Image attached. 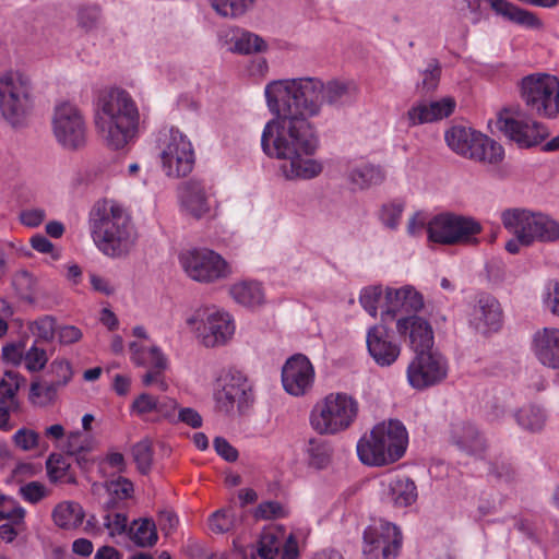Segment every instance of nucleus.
Instances as JSON below:
<instances>
[{"mask_svg":"<svg viewBox=\"0 0 559 559\" xmlns=\"http://www.w3.org/2000/svg\"><path fill=\"white\" fill-rule=\"evenodd\" d=\"M314 368L309 358L302 354L293 355L282 368L284 390L293 396H304L313 386Z\"/></svg>","mask_w":559,"mask_h":559,"instance_id":"a211bd4d","label":"nucleus"},{"mask_svg":"<svg viewBox=\"0 0 559 559\" xmlns=\"http://www.w3.org/2000/svg\"><path fill=\"white\" fill-rule=\"evenodd\" d=\"M17 383L14 385L5 379L0 380V430L10 431L14 428L11 420V414L19 411V401L16 400Z\"/></svg>","mask_w":559,"mask_h":559,"instance_id":"f704fd0d","label":"nucleus"},{"mask_svg":"<svg viewBox=\"0 0 559 559\" xmlns=\"http://www.w3.org/2000/svg\"><path fill=\"white\" fill-rule=\"evenodd\" d=\"M557 86V78L546 73L531 74L521 81V97L533 111L543 116V106Z\"/></svg>","mask_w":559,"mask_h":559,"instance_id":"5701e85b","label":"nucleus"},{"mask_svg":"<svg viewBox=\"0 0 559 559\" xmlns=\"http://www.w3.org/2000/svg\"><path fill=\"white\" fill-rule=\"evenodd\" d=\"M285 511L280 502L266 501L258 506L254 516L258 519L271 520L284 516Z\"/></svg>","mask_w":559,"mask_h":559,"instance_id":"0e129e2a","label":"nucleus"},{"mask_svg":"<svg viewBox=\"0 0 559 559\" xmlns=\"http://www.w3.org/2000/svg\"><path fill=\"white\" fill-rule=\"evenodd\" d=\"M130 538L139 547H152L158 535L155 522L151 519L134 520L130 526Z\"/></svg>","mask_w":559,"mask_h":559,"instance_id":"ea45409f","label":"nucleus"},{"mask_svg":"<svg viewBox=\"0 0 559 559\" xmlns=\"http://www.w3.org/2000/svg\"><path fill=\"white\" fill-rule=\"evenodd\" d=\"M384 289L381 285L364 287L359 294V304L372 318L378 316L384 300Z\"/></svg>","mask_w":559,"mask_h":559,"instance_id":"c03bdc74","label":"nucleus"},{"mask_svg":"<svg viewBox=\"0 0 559 559\" xmlns=\"http://www.w3.org/2000/svg\"><path fill=\"white\" fill-rule=\"evenodd\" d=\"M242 521V515L233 508L215 511L209 519V526L216 534L228 533L237 528Z\"/></svg>","mask_w":559,"mask_h":559,"instance_id":"79ce46f5","label":"nucleus"},{"mask_svg":"<svg viewBox=\"0 0 559 559\" xmlns=\"http://www.w3.org/2000/svg\"><path fill=\"white\" fill-rule=\"evenodd\" d=\"M132 454L138 465V468L142 473H147L151 468L153 460V451L150 440H141L136 444H134L132 449Z\"/></svg>","mask_w":559,"mask_h":559,"instance_id":"4d7b16f0","label":"nucleus"},{"mask_svg":"<svg viewBox=\"0 0 559 559\" xmlns=\"http://www.w3.org/2000/svg\"><path fill=\"white\" fill-rule=\"evenodd\" d=\"M13 443L22 451H32L40 448L39 435L28 428L19 429L12 437Z\"/></svg>","mask_w":559,"mask_h":559,"instance_id":"13d9d810","label":"nucleus"},{"mask_svg":"<svg viewBox=\"0 0 559 559\" xmlns=\"http://www.w3.org/2000/svg\"><path fill=\"white\" fill-rule=\"evenodd\" d=\"M306 452L309 464L316 468H323L330 462L331 449L329 444L321 440L311 439L308 442Z\"/></svg>","mask_w":559,"mask_h":559,"instance_id":"8fccbe9b","label":"nucleus"},{"mask_svg":"<svg viewBox=\"0 0 559 559\" xmlns=\"http://www.w3.org/2000/svg\"><path fill=\"white\" fill-rule=\"evenodd\" d=\"M423 308L424 297L414 286L385 287L384 300L381 305V320L390 321L403 313L416 314Z\"/></svg>","mask_w":559,"mask_h":559,"instance_id":"f3484780","label":"nucleus"},{"mask_svg":"<svg viewBox=\"0 0 559 559\" xmlns=\"http://www.w3.org/2000/svg\"><path fill=\"white\" fill-rule=\"evenodd\" d=\"M179 263L189 278L202 284L226 281L234 274L233 265L207 248H193L179 254Z\"/></svg>","mask_w":559,"mask_h":559,"instance_id":"9d476101","label":"nucleus"},{"mask_svg":"<svg viewBox=\"0 0 559 559\" xmlns=\"http://www.w3.org/2000/svg\"><path fill=\"white\" fill-rule=\"evenodd\" d=\"M51 126L56 141L63 148L73 151L85 145L86 121L75 104L62 102L56 105Z\"/></svg>","mask_w":559,"mask_h":559,"instance_id":"ddd939ff","label":"nucleus"},{"mask_svg":"<svg viewBox=\"0 0 559 559\" xmlns=\"http://www.w3.org/2000/svg\"><path fill=\"white\" fill-rule=\"evenodd\" d=\"M347 178L354 188L364 190L380 185L384 180V173L379 166L359 163L349 167Z\"/></svg>","mask_w":559,"mask_h":559,"instance_id":"c9c22d12","label":"nucleus"},{"mask_svg":"<svg viewBox=\"0 0 559 559\" xmlns=\"http://www.w3.org/2000/svg\"><path fill=\"white\" fill-rule=\"evenodd\" d=\"M32 108L29 81L20 73L0 76V110L13 127L21 126Z\"/></svg>","mask_w":559,"mask_h":559,"instance_id":"9b49d317","label":"nucleus"},{"mask_svg":"<svg viewBox=\"0 0 559 559\" xmlns=\"http://www.w3.org/2000/svg\"><path fill=\"white\" fill-rule=\"evenodd\" d=\"M214 393L216 409L227 416L245 415L253 406L252 385L240 371H228Z\"/></svg>","mask_w":559,"mask_h":559,"instance_id":"f8f14e48","label":"nucleus"},{"mask_svg":"<svg viewBox=\"0 0 559 559\" xmlns=\"http://www.w3.org/2000/svg\"><path fill=\"white\" fill-rule=\"evenodd\" d=\"M480 0H455L454 10L456 13L468 19L472 24H477L480 20Z\"/></svg>","mask_w":559,"mask_h":559,"instance_id":"bf43d9fd","label":"nucleus"},{"mask_svg":"<svg viewBox=\"0 0 559 559\" xmlns=\"http://www.w3.org/2000/svg\"><path fill=\"white\" fill-rule=\"evenodd\" d=\"M59 388L51 382H32L29 388V401L37 406H46L52 403L58 395Z\"/></svg>","mask_w":559,"mask_h":559,"instance_id":"a18cd8bd","label":"nucleus"},{"mask_svg":"<svg viewBox=\"0 0 559 559\" xmlns=\"http://www.w3.org/2000/svg\"><path fill=\"white\" fill-rule=\"evenodd\" d=\"M408 433L395 419L376 425L357 443L359 460L369 466H383L399 461L406 452Z\"/></svg>","mask_w":559,"mask_h":559,"instance_id":"20e7f679","label":"nucleus"},{"mask_svg":"<svg viewBox=\"0 0 559 559\" xmlns=\"http://www.w3.org/2000/svg\"><path fill=\"white\" fill-rule=\"evenodd\" d=\"M359 412L358 401L344 392L330 393L317 402L310 414V425L320 435L334 436L347 430Z\"/></svg>","mask_w":559,"mask_h":559,"instance_id":"39448f33","label":"nucleus"},{"mask_svg":"<svg viewBox=\"0 0 559 559\" xmlns=\"http://www.w3.org/2000/svg\"><path fill=\"white\" fill-rule=\"evenodd\" d=\"M455 107L456 102L450 96L429 104L418 103L408 109L406 119L409 127L430 123L449 117L454 111Z\"/></svg>","mask_w":559,"mask_h":559,"instance_id":"a878e982","label":"nucleus"},{"mask_svg":"<svg viewBox=\"0 0 559 559\" xmlns=\"http://www.w3.org/2000/svg\"><path fill=\"white\" fill-rule=\"evenodd\" d=\"M366 345L379 367L392 366L402 350L400 342L384 324H374L367 330Z\"/></svg>","mask_w":559,"mask_h":559,"instance_id":"6ab92c4d","label":"nucleus"},{"mask_svg":"<svg viewBox=\"0 0 559 559\" xmlns=\"http://www.w3.org/2000/svg\"><path fill=\"white\" fill-rule=\"evenodd\" d=\"M449 372L447 358L438 352L416 354L406 368L411 388L424 391L442 383Z\"/></svg>","mask_w":559,"mask_h":559,"instance_id":"2eb2a0df","label":"nucleus"},{"mask_svg":"<svg viewBox=\"0 0 559 559\" xmlns=\"http://www.w3.org/2000/svg\"><path fill=\"white\" fill-rule=\"evenodd\" d=\"M503 227L518 228L521 239L533 246L536 242L548 243L559 239V223L540 212L526 209H507L500 215Z\"/></svg>","mask_w":559,"mask_h":559,"instance_id":"1a4fd4ad","label":"nucleus"},{"mask_svg":"<svg viewBox=\"0 0 559 559\" xmlns=\"http://www.w3.org/2000/svg\"><path fill=\"white\" fill-rule=\"evenodd\" d=\"M24 516V508L15 503L14 500L7 497L0 508V520L5 519L10 522H13L15 525H23Z\"/></svg>","mask_w":559,"mask_h":559,"instance_id":"680f3d73","label":"nucleus"},{"mask_svg":"<svg viewBox=\"0 0 559 559\" xmlns=\"http://www.w3.org/2000/svg\"><path fill=\"white\" fill-rule=\"evenodd\" d=\"M473 135L474 129L463 126H454L445 132L444 139L448 146L453 152L467 157V155H473L471 146L467 145V142L473 140Z\"/></svg>","mask_w":559,"mask_h":559,"instance_id":"a19ab883","label":"nucleus"},{"mask_svg":"<svg viewBox=\"0 0 559 559\" xmlns=\"http://www.w3.org/2000/svg\"><path fill=\"white\" fill-rule=\"evenodd\" d=\"M404 205L401 202L393 201L382 205L379 217L381 223L390 229H396L400 225Z\"/></svg>","mask_w":559,"mask_h":559,"instance_id":"6e6d98bb","label":"nucleus"},{"mask_svg":"<svg viewBox=\"0 0 559 559\" xmlns=\"http://www.w3.org/2000/svg\"><path fill=\"white\" fill-rule=\"evenodd\" d=\"M84 518L85 512L83 508L74 501H62L52 511L53 523L63 530L79 527L83 523Z\"/></svg>","mask_w":559,"mask_h":559,"instance_id":"e433bc0d","label":"nucleus"},{"mask_svg":"<svg viewBox=\"0 0 559 559\" xmlns=\"http://www.w3.org/2000/svg\"><path fill=\"white\" fill-rule=\"evenodd\" d=\"M13 286L21 299L33 304L40 295L37 280L27 271H20L13 277Z\"/></svg>","mask_w":559,"mask_h":559,"instance_id":"37998d69","label":"nucleus"},{"mask_svg":"<svg viewBox=\"0 0 559 559\" xmlns=\"http://www.w3.org/2000/svg\"><path fill=\"white\" fill-rule=\"evenodd\" d=\"M396 332L408 335L409 347L415 354L433 352V331L430 323L417 314L402 316L396 320Z\"/></svg>","mask_w":559,"mask_h":559,"instance_id":"4be33fe9","label":"nucleus"},{"mask_svg":"<svg viewBox=\"0 0 559 559\" xmlns=\"http://www.w3.org/2000/svg\"><path fill=\"white\" fill-rule=\"evenodd\" d=\"M104 490L108 495V499L104 502L105 509H116L118 500H124L131 497L133 492V484L123 477L110 480L106 485H94V491Z\"/></svg>","mask_w":559,"mask_h":559,"instance_id":"58836bf2","label":"nucleus"},{"mask_svg":"<svg viewBox=\"0 0 559 559\" xmlns=\"http://www.w3.org/2000/svg\"><path fill=\"white\" fill-rule=\"evenodd\" d=\"M451 439L459 449L468 454H479L485 449V440L481 433L471 423L453 425Z\"/></svg>","mask_w":559,"mask_h":559,"instance_id":"7c9ffc66","label":"nucleus"},{"mask_svg":"<svg viewBox=\"0 0 559 559\" xmlns=\"http://www.w3.org/2000/svg\"><path fill=\"white\" fill-rule=\"evenodd\" d=\"M176 407L177 403L174 400L165 399L159 401L148 393H142L133 401L131 411L141 416L155 412L173 420Z\"/></svg>","mask_w":559,"mask_h":559,"instance_id":"72a5a7b5","label":"nucleus"},{"mask_svg":"<svg viewBox=\"0 0 559 559\" xmlns=\"http://www.w3.org/2000/svg\"><path fill=\"white\" fill-rule=\"evenodd\" d=\"M481 230L480 223L474 217L445 212L429 219L428 240L447 246L474 245Z\"/></svg>","mask_w":559,"mask_h":559,"instance_id":"6e6552de","label":"nucleus"},{"mask_svg":"<svg viewBox=\"0 0 559 559\" xmlns=\"http://www.w3.org/2000/svg\"><path fill=\"white\" fill-rule=\"evenodd\" d=\"M140 118L138 104L128 91L110 87L98 94L94 105V126L107 148L121 151L134 142Z\"/></svg>","mask_w":559,"mask_h":559,"instance_id":"f03ea898","label":"nucleus"},{"mask_svg":"<svg viewBox=\"0 0 559 559\" xmlns=\"http://www.w3.org/2000/svg\"><path fill=\"white\" fill-rule=\"evenodd\" d=\"M532 350L543 366L559 370V328H543L536 331Z\"/></svg>","mask_w":559,"mask_h":559,"instance_id":"bb28decb","label":"nucleus"},{"mask_svg":"<svg viewBox=\"0 0 559 559\" xmlns=\"http://www.w3.org/2000/svg\"><path fill=\"white\" fill-rule=\"evenodd\" d=\"M381 499L396 508H405L417 499V488L413 480L401 475H386L381 481Z\"/></svg>","mask_w":559,"mask_h":559,"instance_id":"b1692460","label":"nucleus"},{"mask_svg":"<svg viewBox=\"0 0 559 559\" xmlns=\"http://www.w3.org/2000/svg\"><path fill=\"white\" fill-rule=\"evenodd\" d=\"M285 543V531L272 526L263 531L258 542L257 552L261 559H275Z\"/></svg>","mask_w":559,"mask_h":559,"instance_id":"4c0bfd02","label":"nucleus"},{"mask_svg":"<svg viewBox=\"0 0 559 559\" xmlns=\"http://www.w3.org/2000/svg\"><path fill=\"white\" fill-rule=\"evenodd\" d=\"M198 341L206 348L227 344L234 336L236 324L233 316L216 307L200 308L187 319Z\"/></svg>","mask_w":559,"mask_h":559,"instance_id":"0eeeda50","label":"nucleus"},{"mask_svg":"<svg viewBox=\"0 0 559 559\" xmlns=\"http://www.w3.org/2000/svg\"><path fill=\"white\" fill-rule=\"evenodd\" d=\"M219 40L227 50L238 55L263 53L269 45L260 35L240 27H230L219 33Z\"/></svg>","mask_w":559,"mask_h":559,"instance_id":"393cba45","label":"nucleus"},{"mask_svg":"<svg viewBox=\"0 0 559 559\" xmlns=\"http://www.w3.org/2000/svg\"><path fill=\"white\" fill-rule=\"evenodd\" d=\"M440 75L441 68L438 60H429L425 70L420 72V81L417 82L416 88L425 94L435 91L439 85Z\"/></svg>","mask_w":559,"mask_h":559,"instance_id":"09e8293b","label":"nucleus"},{"mask_svg":"<svg viewBox=\"0 0 559 559\" xmlns=\"http://www.w3.org/2000/svg\"><path fill=\"white\" fill-rule=\"evenodd\" d=\"M513 417L518 426L526 432L539 433L548 421V412L538 404H526L516 409Z\"/></svg>","mask_w":559,"mask_h":559,"instance_id":"2f4dec72","label":"nucleus"},{"mask_svg":"<svg viewBox=\"0 0 559 559\" xmlns=\"http://www.w3.org/2000/svg\"><path fill=\"white\" fill-rule=\"evenodd\" d=\"M100 17V9L97 5H88L80 9L78 13L79 24L85 29L94 28Z\"/></svg>","mask_w":559,"mask_h":559,"instance_id":"69168bd1","label":"nucleus"},{"mask_svg":"<svg viewBox=\"0 0 559 559\" xmlns=\"http://www.w3.org/2000/svg\"><path fill=\"white\" fill-rule=\"evenodd\" d=\"M47 474L51 481H68L70 463L60 454H51L47 462Z\"/></svg>","mask_w":559,"mask_h":559,"instance_id":"603ef678","label":"nucleus"},{"mask_svg":"<svg viewBox=\"0 0 559 559\" xmlns=\"http://www.w3.org/2000/svg\"><path fill=\"white\" fill-rule=\"evenodd\" d=\"M158 156L163 173L169 178L188 176L195 163L192 142L177 127H165L159 131Z\"/></svg>","mask_w":559,"mask_h":559,"instance_id":"423d86ee","label":"nucleus"},{"mask_svg":"<svg viewBox=\"0 0 559 559\" xmlns=\"http://www.w3.org/2000/svg\"><path fill=\"white\" fill-rule=\"evenodd\" d=\"M48 362V354L44 348L38 347L37 343L24 352L23 364L25 368L31 372H38L43 370Z\"/></svg>","mask_w":559,"mask_h":559,"instance_id":"5fc2aeb1","label":"nucleus"},{"mask_svg":"<svg viewBox=\"0 0 559 559\" xmlns=\"http://www.w3.org/2000/svg\"><path fill=\"white\" fill-rule=\"evenodd\" d=\"M467 321L481 334L499 331L502 325V310L499 301L487 294L478 295L468 309Z\"/></svg>","mask_w":559,"mask_h":559,"instance_id":"aec40b11","label":"nucleus"},{"mask_svg":"<svg viewBox=\"0 0 559 559\" xmlns=\"http://www.w3.org/2000/svg\"><path fill=\"white\" fill-rule=\"evenodd\" d=\"M131 360L142 367L167 369L168 358L156 345L132 342L129 345Z\"/></svg>","mask_w":559,"mask_h":559,"instance_id":"473e14b6","label":"nucleus"},{"mask_svg":"<svg viewBox=\"0 0 559 559\" xmlns=\"http://www.w3.org/2000/svg\"><path fill=\"white\" fill-rule=\"evenodd\" d=\"M180 206L185 214L197 219L213 216L215 210V200L211 189L198 180L186 182L180 191Z\"/></svg>","mask_w":559,"mask_h":559,"instance_id":"412c9836","label":"nucleus"},{"mask_svg":"<svg viewBox=\"0 0 559 559\" xmlns=\"http://www.w3.org/2000/svg\"><path fill=\"white\" fill-rule=\"evenodd\" d=\"M212 8L224 17H239L252 7L253 0H210Z\"/></svg>","mask_w":559,"mask_h":559,"instance_id":"de8ad7c7","label":"nucleus"},{"mask_svg":"<svg viewBox=\"0 0 559 559\" xmlns=\"http://www.w3.org/2000/svg\"><path fill=\"white\" fill-rule=\"evenodd\" d=\"M228 294L237 305L248 309H255L265 302L263 284L255 280L246 278L233 283Z\"/></svg>","mask_w":559,"mask_h":559,"instance_id":"c85d7f7f","label":"nucleus"},{"mask_svg":"<svg viewBox=\"0 0 559 559\" xmlns=\"http://www.w3.org/2000/svg\"><path fill=\"white\" fill-rule=\"evenodd\" d=\"M471 146L473 155H467V158L484 162L488 164H498L504 157V150L501 144L474 130L473 140L467 142Z\"/></svg>","mask_w":559,"mask_h":559,"instance_id":"c756f323","label":"nucleus"},{"mask_svg":"<svg viewBox=\"0 0 559 559\" xmlns=\"http://www.w3.org/2000/svg\"><path fill=\"white\" fill-rule=\"evenodd\" d=\"M498 129L520 147H531L543 142L548 129L532 117L512 110H503L497 120Z\"/></svg>","mask_w":559,"mask_h":559,"instance_id":"dca6fc26","label":"nucleus"},{"mask_svg":"<svg viewBox=\"0 0 559 559\" xmlns=\"http://www.w3.org/2000/svg\"><path fill=\"white\" fill-rule=\"evenodd\" d=\"M543 117L550 119L559 117V79H557V86L547 97L546 106H543Z\"/></svg>","mask_w":559,"mask_h":559,"instance_id":"774afa93","label":"nucleus"},{"mask_svg":"<svg viewBox=\"0 0 559 559\" xmlns=\"http://www.w3.org/2000/svg\"><path fill=\"white\" fill-rule=\"evenodd\" d=\"M401 530L393 523L377 520L369 524L362 534L365 559H395L402 548Z\"/></svg>","mask_w":559,"mask_h":559,"instance_id":"4468645a","label":"nucleus"},{"mask_svg":"<svg viewBox=\"0 0 559 559\" xmlns=\"http://www.w3.org/2000/svg\"><path fill=\"white\" fill-rule=\"evenodd\" d=\"M492 11L503 19L527 29H542L543 21L537 14L516 7L507 0H487Z\"/></svg>","mask_w":559,"mask_h":559,"instance_id":"cd10ccee","label":"nucleus"},{"mask_svg":"<svg viewBox=\"0 0 559 559\" xmlns=\"http://www.w3.org/2000/svg\"><path fill=\"white\" fill-rule=\"evenodd\" d=\"M108 512L104 516V525L111 536L122 534L128 526V518L124 513L115 512V509H106Z\"/></svg>","mask_w":559,"mask_h":559,"instance_id":"052dcab7","label":"nucleus"},{"mask_svg":"<svg viewBox=\"0 0 559 559\" xmlns=\"http://www.w3.org/2000/svg\"><path fill=\"white\" fill-rule=\"evenodd\" d=\"M88 224L95 246L106 257H127L136 245L138 231L130 215L114 200L96 202Z\"/></svg>","mask_w":559,"mask_h":559,"instance_id":"7ed1b4c3","label":"nucleus"},{"mask_svg":"<svg viewBox=\"0 0 559 559\" xmlns=\"http://www.w3.org/2000/svg\"><path fill=\"white\" fill-rule=\"evenodd\" d=\"M357 86L350 80L299 76L269 82L264 96L274 116L261 134L263 153L281 160L278 174L287 181L310 180L323 169L314 159L319 139L311 118L324 106L341 109L354 103Z\"/></svg>","mask_w":559,"mask_h":559,"instance_id":"f257e3e1","label":"nucleus"},{"mask_svg":"<svg viewBox=\"0 0 559 559\" xmlns=\"http://www.w3.org/2000/svg\"><path fill=\"white\" fill-rule=\"evenodd\" d=\"M50 373L53 377V383L59 388H64L73 377L71 362L66 358H56L50 364Z\"/></svg>","mask_w":559,"mask_h":559,"instance_id":"864d4df0","label":"nucleus"},{"mask_svg":"<svg viewBox=\"0 0 559 559\" xmlns=\"http://www.w3.org/2000/svg\"><path fill=\"white\" fill-rule=\"evenodd\" d=\"M20 492L24 500L36 503L47 496V489L37 481H31L20 488Z\"/></svg>","mask_w":559,"mask_h":559,"instance_id":"338daca9","label":"nucleus"},{"mask_svg":"<svg viewBox=\"0 0 559 559\" xmlns=\"http://www.w3.org/2000/svg\"><path fill=\"white\" fill-rule=\"evenodd\" d=\"M543 302L550 313L559 317V280L550 281L546 285Z\"/></svg>","mask_w":559,"mask_h":559,"instance_id":"e2e57ef3","label":"nucleus"},{"mask_svg":"<svg viewBox=\"0 0 559 559\" xmlns=\"http://www.w3.org/2000/svg\"><path fill=\"white\" fill-rule=\"evenodd\" d=\"M28 331L36 337L35 342H50L56 333V322L50 316H43L28 323Z\"/></svg>","mask_w":559,"mask_h":559,"instance_id":"3c124183","label":"nucleus"},{"mask_svg":"<svg viewBox=\"0 0 559 559\" xmlns=\"http://www.w3.org/2000/svg\"><path fill=\"white\" fill-rule=\"evenodd\" d=\"M94 444L95 441L92 436L81 431H73L67 436L63 449L68 454L79 457L92 451Z\"/></svg>","mask_w":559,"mask_h":559,"instance_id":"49530a36","label":"nucleus"}]
</instances>
